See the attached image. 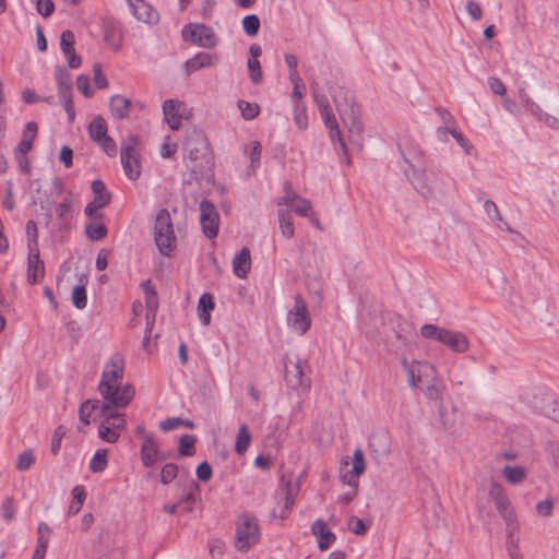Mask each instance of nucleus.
Here are the masks:
<instances>
[{
	"mask_svg": "<svg viewBox=\"0 0 559 559\" xmlns=\"http://www.w3.org/2000/svg\"><path fill=\"white\" fill-rule=\"evenodd\" d=\"M186 167L194 175L202 174L211 164L210 143L205 134L198 129L187 131L183 142Z\"/></svg>",
	"mask_w": 559,
	"mask_h": 559,
	"instance_id": "obj_1",
	"label": "nucleus"
},
{
	"mask_svg": "<svg viewBox=\"0 0 559 559\" xmlns=\"http://www.w3.org/2000/svg\"><path fill=\"white\" fill-rule=\"evenodd\" d=\"M330 94L343 122L350 126V131L356 129L360 132L362 127L359 121V108L354 93L344 86H335L330 90Z\"/></svg>",
	"mask_w": 559,
	"mask_h": 559,
	"instance_id": "obj_2",
	"label": "nucleus"
},
{
	"mask_svg": "<svg viewBox=\"0 0 559 559\" xmlns=\"http://www.w3.org/2000/svg\"><path fill=\"white\" fill-rule=\"evenodd\" d=\"M421 335L427 340L438 341L453 353L463 354L469 347L467 336L460 331L448 330L436 324H424L420 329Z\"/></svg>",
	"mask_w": 559,
	"mask_h": 559,
	"instance_id": "obj_3",
	"label": "nucleus"
},
{
	"mask_svg": "<svg viewBox=\"0 0 559 559\" xmlns=\"http://www.w3.org/2000/svg\"><path fill=\"white\" fill-rule=\"evenodd\" d=\"M153 237L159 253L164 257H170L176 248V235L168 210L162 209L157 212L153 226Z\"/></svg>",
	"mask_w": 559,
	"mask_h": 559,
	"instance_id": "obj_4",
	"label": "nucleus"
},
{
	"mask_svg": "<svg viewBox=\"0 0 559 559\" xmlns=\"http://www.w3.org/2000/svg\"><path fill=\"white\" fill-rule=\"evenodd\" d=\"M260 540V528L255 516L241 514L236 523L235 547L238 551L247 552Z\"/></svg>",
	"mask_w": 559,
	"mask_h": 559,
	"instance_id": "obj_5",
	"label": "nucleus"
},
{
	"mask_svg": "<svg viewBox=\"0 0 559 559\" xmlns=\"http://www.w3.org/2000/svg\"><path fill=\"white\" fill-rule=\"evenodd\" d=\"M309 365L306 359L287 357L285 359V381L288 388L294 391L306 392L311 386V379L307 374Z\"/></svg>",
	"mask_w": 559,
	"mask_h": 559,
	"instance_id": "obj_6",
	"label": "nucleus"
},
{
	"mask_svg": "<svg viewBox=\"0 0 559 559\" xmlns=\"http://www.w3.org/2000/svg\"><path fill=\"white\" fill-rule=\"evenodd\" d=\"M98 391L104 400L102 403V414L108 411L126 407L134 397L135 390L132 384L120 383L110 384L108 391L103 385H98Z\"/></svg>",
	"mask_w": 559,
	"mask_h": 559,
	"instance_id": "obj_7",
	"label": "nucleus"
},
{
	"mask_svg": "<svg viewBox=\"0 0 559 559\" xmlns=\"http://www.w3.org/2000/svg\"><path fill=\"white\" fill-rule=\"evenodd\" d=\"M138 136L129 135L121 142L120 159L124 175L130 180H136L141 175L140 157L135 150Z\"/></svg>",
	"mask_w": 559,
	"mask_h": 559,
	"instance_id": "obj_8",
	"label": "nucleus"
},
{
	"mask_svg": "<svg viewBox=\"0 0 559 559\" xmlns=\"http://www.w3.org/2000/svg\"><path fill=\"white\" fill-rule=\"evenodd\" d=\"M181 35L185 41L206 49L214 48L219 41L213 28L201 23L185 25Z\"/></svg>",
	"mask_w": 559,
	"mask_h": 559,
	"instance_id": "obj_9",
	"label": "nucleus"
},
{
	"mask_svg": "<svg viewBox=\"0 0 559 559\" xmlns=\"http://www.w3.org/2000/svg\"><path fill=\"white\" fill-rule=\"evenodd\" d=\"M287 325L300 335L308 332L311 326V318L307 304L301 296L295 297L294 307L287 313Z\"/></svg>",
	"mask_w": 559,
	"mask_h": 559,
	"instance_id": "obj_10",
	"label": "nucleus"
},
{
	"mask_svg": "<svg viewBox=\"0 0 559 559\" xmlns=\"http://www.w3.org/2000/svg\"><path fill=\"white\" fill-rule=\"evenodd\" d=\"M126 361L122 354L114 353L104 365L100 381L98 385L108 391L110 384L120 383L124 374Z\"/></svg>",
	"mask_w": 559,
	"mask_h": 559,
	"instance_id": "obj_11",
	"label": "nucleus"
},
{
	"mask_svg": "<svg viewBox=\"0 0 559 559\" xmlns=\"http://www.w3.org/2000/svg\"><path fill=\"white\" fill-rule=\"evenodd\" d=\"M102 415L104 416V420L99 425L98 436L104 441L114 443L119 439L120 432L126 427V418L123 415L110 413V411Z\"/></svg>",
	"mask_w": 559,
	"mask_h": 559,
	"instance_id": "obj_12",
	"label": "nucleus"
},
{
	"mask_svg": "<svg viewBox=\"0 0 559 559\" xmlns=\"http://www.w3.org/2000/svg\"><path fill=\"white\" fill-rule=\"evenodd\" d=\"M200 223L203 234L209 238H215L218 234L219 215L213 204L209 200H203L200 203Z\"/></svg>",
	"mask_w": 559,
	"mask_h": 559,
	"instance_id": "obj_13",
	"label": "nucleus"
},
{
	"mask_svg": "<svg viewBox=\"0 0 559 559\" xmlns=\"http://www.w3.org/2000/svg\"><path fill=\"white\" fill-rule=\"evenodd\" d=\"M45 275V265L39 258L38 247H33L31 240L28 241V257H27V281L29 284H37L43 281Z\"/></svg>",
	"mask_w": 559,
	"mask_h": 559,
	"instance_id": "obj_14",
	"label": "nucleus"
},
{
	"mask_svg": "<svg viewBox=\"0 0 559 559\" xmlns=\"http://www.w3.org/2000/svg\"><path fill=\"white\" fill-rule=\"evenodd\" d=\"M413 187L425 198L435 194V187L429 182V177L424 170H417L412 167V171L404 170Z\"/></svg>",
	"mask_w": 559,
	"mask_h": 559,
	"instance_id": "obj_15",
	"label": "nucleus"
},
{
	"mask_svg": "<svg viewBox=\"0 0 559 559\" xmlns=\"http://www.w3.org/2000/svg\"><path fill=\"white\" fill-rule=\"evenodd\" d=\"M311 533L318 539V547L320 550H328L336 540V535L329 530L326 523L318 519L311 525Z\"/></svg>",
	"mask_w": 559,
	"mask_h": 559,
	"instance_id": "obj_16",
	"label": "nucleus"
},
{
	"mask_svg": "<svg viewBox=\"0 0 559 559\" xmlns=\"http://www.w3.org/2000/svg\"><path fill=\"white\" fill-rule=\"evenodd\" d=\"M489 495L491 496L499 513L506 519L507 522L511 521L513 512L510 508V501L506 496L502 486L498 483H492L490 486Z\"/></svg>",
	"mask_w": 559,
	"mask_h": 559,
	"instance_id": "obj_17",
	"label": "nucleus"
},
{
	"mask_svg": "<svg viewBox=\"0 0 559 559\" xmlns=\"http://www.w3.org/2000/svg\"><path fill=\"white\" fill-rule=\"evenodd\" d=\"M140 453L145 467H152L157 461L164 460V455H159V447L154 436H145Z\"/></svg>",
	"mask_w": 559,
	"mask_h": 559,
	"instance_id": "obj_18",
	"label": "nucleus"
},
{
	"mask_svg": "<svg viewBox=\"0 0 559 559\" xmlns=\"http://www.w3.org/2000/svg\"><path fill=\"white\" fill-rule=\"evenodd\" d=\"M534 407L538 409L544 416L559 421V409H557V402L552 394L544 392L538 400L535 397Z\"/></svg>",
	"mask_w": 559,
	"mask_h": 559,
	"instance_id": "obj_19",
	"label": "nucleus"
},
{
	"mask_svg": "<svg viewBox=\"0 0 559 559\" xmlns=\"http://www.w3.org/2000/svg\"><path fill=\"white\" fill-rule=\"evenodd\" d=\"M216 61V56L202 51L186 61L185 70L187 75H190L202 68H209L214 66Z\"/></svg>",
	"mask_w": 559,
	"mask_h": 559,
	"instance_id": "obj_20",
	"label": "nucleus"
},
{
	"mask_svg": "<svg viewBox=\"0 0 559 559\" xmlns=\"http://www.w3.org/2000/svg\"><path fill=\"white\" fill-rule=\"evenodd\" d=\"M180 105L181 103L175 99H167L163 104L164 119L171 130H179L181 127Z\"/></svg>",
	"mask_w": 559,
	"mask_h": 559,
	"instance_id": "obj_21",
	"label": "nucleus"
},
{
	"mask_svg": "<svg viewBox=\"0 0 559 559\" xmlns=\"http://www.w3.org/2000/svg\"><path fill=\"white\" fill-rule=\"evenodd\" d=\"M251 270V254L247 247H243L233 259V272L239 278H246Z\"/></svg>",
	"mask_w": 559,
	"mask_h": 559,
	"instance_id": "obj_22",
	"label": "nucleus"
},
{
	"mask_svg": "<svg viewBox=\"0 0 559 559\" xmlns=\"http://www.w3.org/2000/svg\"><path fill=\"white\" fill-rule=\"evenodd\" d=\"M133 15L144 23H156L158 21V13L144 0H136L130 4Z\"/></svg>",
	"mask_w": 559,
	"mask_h": 559,
	"instance_id": "obj_23",
	"label": "nucleus"
},
{
	"mask_svg": "<svg viewBox=\"0 0 559 559\" xmlns=\"http://www.w3.org/2000/svg\"><path fill=\"white\" fill-rule=\"evenodd\" d=\"M103 36L105 43L112 49H119L122 43V32L120 26L111 21L103 25Z\"/></svg>",
	"mask_w": 559,
	"mask_h": 559,
	"instance_id": "obj_24",
	"label": "nucleus"
},
{
	"mask_svg": "<svg viewBox=\"0 0 559 559\" xmlns=\"http://www.w3.org/2000/svg\"><path fill=\"white\" fill-rule=\"evenodd\" d=\"M131 100L122 95H114L109 100V109L111 115L118 119L123 120L130 114Z\"/></svg>",
	"mask_w": 559,
	"mask_h": 559,
	"instance_id": "obj_25",
	"label": "nucleus"
},
{
	"mask_svg": "<svg viewBox=\"0 0 559 559\" xmlns=\"http://www.w3.org/2000/svg\"><path fill=\"white\" fill-rule=\"evenodd\" d=\"M215 304L213 296L209 293L203 294L198 304L199 319L203 325L211 323V311L214 309Z\"/></svg>",
	"mask_w": 559,
	"mask_h": 559,
	"instance_id": "obj_26",
	"label": "nucleus"
},
{
	"mask_svg": "<svg viewBox=\"0 0 559 559\" xmlns=\"http://www.w3.org/2000/svg\"><path fill=\"white\" fill-rule=\"evenodd\" d=\"M92 192L94 193V199L92 202L100 205L107 206L111 202V194L107 191V188L103 180L95 179L91 185Z\"/></svg>",
	"mask_w": 559,
	"mask_h": 559,
	"instance_id": "obj_27",
	"label": "nucleus"
},
{
	"mask_svg": "<svg viewBox=\"0 0 559 559\" xmlns=\"http://www.w3.org/2000/svg\"><path fill=\"white\" fill-rule=\"evenodd\" d=\"M294 212L302 217H308L311 223L317 227H320V222L312 212V205L309 200L299 197L294 205L290 206Z\"/></svg>",
	"mask_w": 559,
	"mask_h": 559,
	"instance_id": "obj_28",
	"label": "nucleus"
},
{
	"mask_svg": "<svg viewBox=\"0 0 559 559\" xmlns=\"http://www.w3.org/2000/svg\"><path fill=\"white\" fill-rule=\"evenodd\" d=\"M88 135L94 142H99L108 133L107 122L102 116H96L88 124Z\"/></svg>",
	"mask_w": 559,
	"mask_h": 559,
	"instance_id": "obj_29",
	"label": "nucleus"
},
{
	"mask_svg": "<svg viewBox=\"0 0 559 559\" xmlns=\"http://www.w3.org/2000/svg\"><path fill=\"white\" fill-rule=\"evenodd\" d=\"M200 500V488L194 483L191 481L183 490V496L179 501V504L186 503L187 511H192L193 506Z\"/></svg>",
	"mask_w": 559,
	"mask_h": 559,
	"instance_id": "obj_30",
	"label": "nucleus"
},
{
	"mask_svg": "<svg viewBox=\"0 0 559 559\" xmlns=\"http://www.w3.org/2000/svg\"><path fill=\"white\" fill-rule=\"evenodd\" d=\"M403 365L407 372L408 384L412 388H417L419 382L421 381V379H420L421 368L433 370V367L428 364H423V365L418 364V368H416L415 366L408 365V362L406 360H403Z\"/></svg>",
	"mask_w": 559,
	"mask_h": 559,
	"instance_id": "obj_31",
	"label": "nucleus"
},
{
	"mask_svg": "<svg viewBox=\"0 0 559 559\" xmlns=\"http://www.w3.org/2000/svg\"><path fill=\"white\" fill-rule=\"evenodd\" d=\"M98 408L102 411V402L100 401H98V400L85 401L84 403L81 404L80 409H79L80 420L83 424L88 425L91 423L92 414L95 411H97Z\"/></svg>",
	"mask_w": 559,
	"mask_h": 559,
	"instance_id": "obj_32",
	"label": "nucleus"
},
{
	"mask_svg": "<svg viewBox=\"0 0 559 559\" xmlns=\"http://www.w3.org/2000/svg\"><path fill=\"white\" fill-rule=\"evenodd\" d=\"M250 442H251V435H250L249 428L246 424H242L239 427V430H238V433L236 437L235 451L238 454L245 453L248 450Z\"/></svg>",
	"mask_w": 559,
	"mask_h": 559,
	"instance_id": "obj_33",
	"label": "nucleus"
},
{
	"mask_svg": "<svg viewBox=\"0 0 559 559\" xmlns=\"http://www.w3.org/2000/svg\"><path fill=\"white\" fill-rule=\"evenodd\" d=\"M484 210H485L488 218L490 219V222L496 223L497 226L502 230L509 229L508 224L502 219L500 212L498 210V206L493 201L487 200L484 203Z\"/></svg>",
	"mask_w": 559,
	"mask_h": 559,
	"instance_id": "obj_34",
	"label": "nucleus"
},
{
	"mask_svg": "<svg viewBox=\"0 0 559 559\" xmlns=\"http://www.w3.org/2000/svg\"><path fill=\"white\" fill-rule=\"evenodd\" d=\"M108 234L106 225L102 223L91 222L85 225V235L92 241H99Z\"/></svg>",
	"mask_w": 559,
	"mask_h": 559,
	"instance_id": "obj_35",
	"label": "nucleus"
},
{
	"mask_svg": "<svg viewBox=\"0 0 559 559\" xmlns=\"http://www.w3.org/2000/svg\"><path fill=\"white\" fill-rule=\"evenodd\" d=\"M237 107L245 120H252L260 114V106L257 103H249L243 99L237 102Z\"/></svg>",
	"mask_w": 559,
	"mask_h": 559,
	"instance_id": "obj_36",
	"label": "nucleus"
},
{
	"mask_svg": "<svg viewBox=\"0 0 559 559\" xmlns=\"http://www.w3.org/2000/svg\"><path fill=\"white\" fill-rule=\"evenodd\" d=\"M284 491H285V503H284V509L282 510V514H281L282 518H286L287 514L289 513V511L293 509V507L295 504V497L298 492V488L296 486H294L292 484V481L288 480L285 483Z\"/></svg>",
	"mask_w": 559,
	"mask_h": 559,
	"instance_id": "obj_37",
	"label": "nucleus"
},
{
	"mask_svg": "<svg viewBox=\"0 0 559 559\" xmlns=\"http://www.w3.org/2000/svg\"><path fill=\"white\" fill-rule=\"evenodd\" d=\"M107 451L104 449L97 450L90 461L88 467L93 473H100L107 467Z\"/></svg>",
	"mask_w": 559,
	"mask_h": 559,
	"instance_id": "obj_38",
	"label": "nucleus"
},
{
	"mask_svg": "<svg viewBox=\"0 0 559 559\" xmlns=\"http://www.w3.org/2000/svg\"><path fill=\"white\" fill-rule=\"evenodd\" d=\"M502 474L506 477V479L512 485L520 484L526 476V472L522 466L507 465L503 468Z\"/></svg>",
	"mask_w": 559,
	"mask_h": 559,
	"instance_id": "obj_39",
	"label": "nucleus"
},
{
	"mask_svg": "<svg viewBox=\"0 0 559 559\" xmlns=\"http://www.w3.org/2000/svg\"><path fill=\"white\" fill-rule=\"evenodd\" d=\"M280 228L284 237L292 238L295 235L292 215L288 212H278Z\"/></svg>",
	"mask_w": 559,
	"mask_h": 559,
	"instance_id": "obj_40",
	"label": "nucleus"
},
{
	"mask_svg": "<svg viewBox=\"0 0 559 559\" xmlns=\"http://www.w3.org/2000/svg\"><path fill=\"white\" fill-rule=\"evenodd\" d=\"M197 438L193 435H185L179 441V455L192 456L195 453Z\"/></svg>",
	"mask_w": 559,
	"mask_h": 559,
	"instance_id": "obj_41",
	"label": "nucleus"
},
{
	"mask_svg": "<svg viewBox=\"0 0 559 559\" xmlns=\"http://www.w3.org/2000/svg\"><path fill=\"white\" fill-rule=\"evenodd\" d=\"M145 294V306L146 310L150 312H157L158 309V297L156 290L148 285V283H143Z\"/></svg>",
	"mask_w": 559,
	"mask_h": 559,
	"instance_id": "obj_42",
	"label": "nucleus"
},
{
	"mask_svg": "<svg viewBox=\"0 0 559 559\" xmlns=\"http://www.w3.org/2000/svg\"><path fill=\"white\" fill-rule=\"evenodd\" d=\"M37 534H38V538H37V543H36V548L47 550L50 535H51V530H50L49 525L45 522H40L37 527Z\"/></svg>",
	"mask_w": 559,
	"mask_h": 559,
	"instance_id": "obj_43",
	"label": "nucleus"
},
{
	"mask_svg": "<svg viewBox=\"0 0 559 559\" xmlns=\"http://www.w3.org/2000/svg\"><path fill=\"white\" fill-rule=\"evenodd\" d=\"M72 302L76 309H84L87 306V295L85 286L76 285L72 290Z\"/></svg>",
	"mask_w": 559,
	"mask_h": 559,
	"instance_id": "obj_44",
	"label": "nucleus"
},
{
	"mask_svg": "<svg viewBox=\"0 0 559 559\" xmlns=\"http://www.w3.org/2000/svg\"><path fill=\"white\" fill-rule=\"evenodd\" d=\"M242 27L247 35L255 36L260 29V20L255 14L246 15L242 20Z\"/></svg>",
	"mask_w": 559,
	"mask_h": 559,
	"instance_id": "obj_45",
	"label": "nucleus"
},
{
	"mask_svg": "<svg viewBox=\"0 0 559 559\" xmlns=\"http://www.w3.org/2000/svg\"><path fill=\"white\" fill-rule=\"evenodd\" d=\"M247 68L251 82L253 84H260L262 82L263 75L259 59H248Z\"/></svg>",
	"mask_w": 559,
	"mask_h": 559,
	"instance_id": "obj_46",
	"label": "nucleus"
},
{
	"mask_svg": "<svg viewBox=\"0 0 559 559\" xmlns=\"http://www.w3.org/2000/svg\"><path fill=\"white\" fill-rule=\"evenodd\" d=\"M451 135L454 138L456 143L463 148L466 155H473L475 153L473 144L457 128L451 130Z\"/></svg>",
	"mask_w": 559,
	"mask_h": 559,
	"instance_id": "obj_47",
	"label": "nucleus"
},
{
	"mask_svg": "<svg viewBox=\"0 0 559 559\" xmlns=\"http://www.w3.org/2000/svg\"><path fill=\"white\" fill-rule=\"evenodd\" d=\"M178 475V466L175 463H167L162 467L160 481L164 485L170 484Z\"/></svg>",
	"mask_w": 559,
	"mask_h": 559,
	"instance_id": "obj_48",
	"label": "nucleus"
},
{
	"mask_svg": "<svg viewBox=\"0 0 559 559\" xmlns=\"http://www.w3.org/2000/svg\"><path fill=\"white\" fill-rule=\"evenodd\" d=\"M74 34L71 31H63L60 37V48L64 55L74 51Z\"/></svg>",
	"mask_w": 559,
	"mask_h": 559,
	"instance_id": "obj_49",
	"label": "nucleus"
},
{
	"mask_svg": "<svg viewBox=\"0 0 559 559\" xmlns=\"http://www.w3.org/2000/svg\"><path fill=\"white\" fill-rule=\"evenodd\" d=\"M56 81L58 88L72 87V76L64 67H58L56 69Z\"/></svg>",
	"mask_w": 559,
	"mask_h": 559,
	"instance_id": "obj_50",
	"label": "nucleus"
},
{
	"mask_svg": "<svg viewBox=\"0 0 559 559\" xmlns=\"http://www.w3.org/2000/svg\"><path fill=\"white\" fill-rule=\"evenodd\" d=\"M2 516L7 522L15 518L16 507L13 497H7L1 506Z\"/></svg>",
	"mask_w": 559,
	"mask_h": 559,
	"instance_id": "obj_51",
	"label": "nucleus"
},
{
	"mask_svg": "<svg viewBox=\"0 0 559 559\" xmlns=\"http://www.w3.org/2000/svg\"><path fill=\"white\" fill-rule=\"evenodd\" d=\"M97 145H99L103 151L110 157L116 156L117 154V144L114 141L111 136L108 135V133L99 140V142H95Z\"/></svg>",
	"mask_w": 559,
	"mask_h": 559,
	"instance_id": "obj_52",
	"label": "nucleus"
},
{
	"mask_svg": "<svg viewBox=\"0 0 559 559\" xmlns=\"http://www.w3.org/2000/svg\"><path fill=\"white\" fill-rule=\"evenodd\" d=\"M104 206H100L94 202L87 203V205L84 209V214L92 221L97 222L102 221L104 218V214L100 212V209Z\"/></svg>",
	"mask_w": 559,
	"mask_h": 559,
	"instance_id": "obj_53",
	"label": "nucleus"
},
{
	"mask_svg": "<svg viewBox=\"0 0 559 559\" xmlns=\"http://www.w3.org/2000/svg\"><path fill=\"white\" fill-rule=\"evenodd\" d=\"M365 468L364 453L360 449H356L353 456L352 474L360 475L365 472Z\"/></svg>",
	"mask_w": 559,
	"mask_h": 559,
	"instance_id": "obj_54",
	"label": "nucleus"
},
{
	"mask_svg": "<svg viewBox=\"0 0 559 559\" xmlns=\"http://www.w3.org/2000/svg\"><path fill=\"white\" fill-rule=\"evenodd\" d=\"M294 116H295V121H296L297 126L300 129L305 128L307 124V114H306V107L304 106L302 103L296 102L294 104Z\"/></svg>",
	"mask_w": 559,
	"mask_h": 559,
	"instance_id": "obj_55",
	"label": "nucleus"
},
{
	"mask_svg": "<svg viewBox=\"0 0 559 559\" xmlns=\"http://www.w3.org/2000/svg\"><path fill=\"white\" fill-rule=\"evenodd\" d=\"M34 462L35 457L33 453L31 451H24L17 457L16 468L19 471H26L32 466Z\"/></svg>",
	"mask_w": 559,
	"mask_h": 559,
	"instance_id": "obj_56",
	"label": "nucleus"
},
{
	"mask_svg": "<svg viewBox=\"0 0 559 559\" xmlns=\"http://www.w3.org/2000/svg\"><path fill=\"white\" fill-rule=\"evenodd\" d=\"M313 99L320 114L331 110L328 96L320 93L317 88H313Z\"/></svg>",
	"mask_w": 559,
	"mask_h": 559,
	"instance_id": "obj_57",
	"label": "nucleus"
},
{
	"mask_svg": "<svg viewBox=\"0 0 559 559\" xmlns=\"http://www.w3.org/2000/svg\"><path fill=\"white\" fill-rule=\"evenodd\" d=\"M212 467L209 462L203 461L197 467V477L200 481L206 483L212 478Z\"/></svg>",
	"mask_w": 559,
	"mask_h": 559,
	"instance_id": "obj_58",
	"label": "nucleus"
},
{
	"mask_svg": "<svg viewBox=\"0 0 559 559\" xmlns=\"http://www.w3.org/2000/svg\"><path fill=\"white\" fill-rule=\"evenodd\" d=\"M64 429L62 426H59L56 428L55 432H53V436H52V439H51V443H50V451L53 455H57L60 451V447H61V440H62V437L64 436Z\"/></svg>",
	"mask_w": 559,
	"mask_h": 559,
	"instance_id": "obj_59",
	"label": "nucleus"
},
{
	"mask_svg": "<svg viewBox=\"0 0 559 559\" xmlns=\"http://www.w3.org/2000/svg\"><path fill=\"white\" fill-rule=\"evenodd\" d=\"M349 530L355 535L364 536L367 533L368 527H367V525L365 524V522L361 519L356 518V516H352L349 519Z\"/></svg>",
	"mask_w": 559,
	"mask_h": 559,
	"instance_id": "obj_60",
	"label": "nucleus"
},
{
	"mask_svg": "<svg viewBox=\"0 0 559 559\" xmlns=\"http://www.w3.org/2000/svg\"><path fill=\"white\" fill-rule=\"evenodd\" d=\"M37 12L44 17L53 13L55 4L51 0H35Z\"/></svg>",
	"mask_w": 559,
	"mask_h": 559,
	"instance_id": "obj_61",
	"label": "nucleus"
},
{
	"mask_svg": "<svg viewBox=\"0 0 559 559\" xmlns=\"http://www.w3.org/2000/svg\"><path fill=\"white\" fill-rule=\"evenodd\" d=\"M435 111L444 124L443 127L457 128L454 117L447 109L437 107Z\"/></svg>",
	"mask_w": 559,
	"mask_h": 559,
	"instance_id": "obj_62",
	"label": "nucleus"
},
{
	"mask_svg": "<svg viewBox=\"0 0 559 559\" xmlns=\"http://www.w3.org/2000/svg\"><path fill=\"white\" fill-rule=\"evenodd\" d=\"M261 150V144L258 141L251 143V148L248 152V155L250 157L252 168H257L260 165Z\"/></svg>",
	"mask_w": 559,
	"mask_h": 559,
	"instance_id": "obj_63",
	"label": "nucleus"
},
{
	"mask_svg": "<svg viewBox=\"0 0 559 559\" xmlns=\"http://www.w3.org/2000/svg\"><path fill=\"white\" fill-rule=\"evenodd\" d=\"M78 90L85 96L91 97L93 95V91L90 86V78L87 75L81 74L76 80Z\"/></svg>",
	"mask_w": 559,
	"mask_h": 559,
	"instance_id": "obj_64",
	"label": "nucleus"
}]
</instances>
